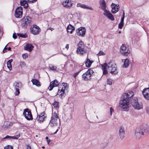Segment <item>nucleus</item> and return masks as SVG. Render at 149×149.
Masks as SVG:
<instances>
[{"mask_svg":"<svg viewBox=\"0 0 149 149\" xmlns=\"http://www.w3.org/2000/svg\"><path fill=\"white\" fill-rule=\"evenodd\" d=\"M149 133V127L146 126L138 127L135 130V137L137 139H140L142 135L146 136Z\"/></svg>","mask_w":149,"mask_h":149,"instance_id":"nucleus-1","label":"nucleus"},{"mask_svg":"<svg viewBox=\"0 0 149 149\" xmlns=\"http://www.w3.org/2000/svg\"><path fill=\"white\" fill-rule=\"evenodd\" d=\"M60 124V121L57 114L54 112L52 113L49 125L51 127H55L58 126V123Z\"/></svg>","mask_w":149,"mask_h":149,"instance_id":"nucleus-2","label":"nucleus"},{"mask_svg":"<svg viewBox=\"0 0 149 149\" xmlns=\"http://www.w3.org/2000/svg\"><path fill=\"white\" fill-rule=\"evenodd\" d=\"M127 95L123 94L122 96V100L120 102V105L121 108L123 109H128L129 107V102L130 99L127 98Z\"/></svg>","mask_w":149,"mask_h":149,"instance_id":"nucleus-3","label":"nucleus"},{"mask_svg":"<svg viewBox=\"0 0 149 149\" xmlns=\"http://www.w3.org/2000/svg\"><path fill=\"white\" fill-rule=\"evenodd\" d=\"M68 86L67 84L63 83L60 84L58 89L57 95H59V97L62 98L64 96V93L65 91L68 92Z\"/></svg>","mask_w":149,"mask_h":149,"instance_id":"nucleus-4","label":"nucleus"},{"mask_svg":"<svg viewBox=\"0 0 149 149\" xmlns=\"http://www.w3.org/2000/svg\"><path fill=\"white\" fill-rule=\"evenodd\" d=\"M107 64L108 70L110 73L112 74H117L118 72L116 64L112 61L108 63Z\"/></svg>","mask_w":149,"mask_h":149,"instance_id":"nucleus-5","label":"nucleus"},{"mask_svg":"<svg viewBox=\"0 0 149 149\" xmlns=\"http://www.w3.org/2000/svg\"><path fill=\"white\" fill-rule=\"evenodd\" d=\"M32 19L30 17L27 16L24 17L21 21V25L24 28H26L31 24Z\"/></svg>","mask_w":149,"mask_h":149,"instance_id":"nucleus-6","label":"nucleus"},{"mask_svg":"<svg viewBox=\"0 0 149 149\" xmlns=\"http://www.w3.org/2000/svg\"><path fill=\"white\" fill-rule=\"evenodd\" d=\"M131 103L134 108L137 110H139L143 109L142 103H139L137 98L134 97L131 100Z\"/></svg>","mask_w":149,"mask_h":149,"instance_id":"nucleus-7","label":"nucleus"},{"mask_svg":"<svg viewBox=\"0 0 149 149\" xmlns=\"http://www.w3.org/2000/svg\"><path fill=\"white\" fill-rule=\"evenodd\" d=\"M94 73L92 70L89 69L85 73L83 74L82 75V78L84 80L87 81L91 79L92 75Z\"/></svg>","mask_w":149,"mask_h":149,"instance_id":"nucleus-8","label":"nucleus"},{"mask_svg":"<svg viewBox=\"0 0 149 149\" xmlns=\"http://www.w3.org/2000/svg\"><path fill=\"white\" fill-rule=\"evenodd\" d=\"M78 46L77 52L78 54H83L86 52V51L84 49V43L82 41H80L78 44Z\"/></svg>","mask_w":149,"mask_h":149,"instance_id":"nucleus-9","label":"nucleus"},{"mask_svg":"<svg viewBox=\"0 0 149 149\" xmlns=\"http://www.w3.org/2000/svg\"><path fill=\"white\" fill-rule=\"evenodd\" d=\"M23 115H24L25 118L28 120H32L33 119L31 112L28 108L24 110Z\"/></svg>","mask_w":149,"mask_h":149,"instance_id":"nucleus-10","label":"nucleus"},{"mask_svg":"<svg viewBox=\"0 0 149 149\" xmlns=\"http://www.w3.org/2000/svg\"><path fill=\"white\" fill-rule=\"evenodd\" d=\"M31 33L34 35H37L39 34L41 31L40 28L36 25H33L30 28Z\"/></svg>","mask_w":149,"mask_h":149,"instance_id":"nucleus-11","label":"nucleus"},{"mask_svg":"<svg viewBox=\"0 0 149 149\" xmlns=\"http://www.w3.org/2000/svg\"><path fill=\"white\" fill-rule=\"evenodd\" d=\"M120 52L123 55L125 56H127L130 52L128 48L124 44H123L121 46Z\"/></svg>","mask_w":149,"mask_h":149,"instance_id":"nucleus-12","label":"nucleus"},{"mask_svg":"<svg viewBox=\"0 0 149 149\" xmlns=\"http://www.w3.org/2000/svg\"><path fill=\"white\" fill-rule=\"evenodd\" d=\"M23 8L20 7H18L16 9L15 14V16L17 18H20L22 16Z\"/></svg>","mask_w":149,"mask_h":149,"instance_id":"nucleus-13","label":"nucleus"},{"mask_svg":"<svg viewBox=\"0 0 149 149\" xmlns=\"http://www.w3.org/2000/svg\"><path fill=\"white\" fill-rule=\"evenodd\" d=\"M60 82L57 79H55L50 82L49 86L48 87V89L49 91H51L53 88L58 86Z\"/></svg>","mask_w":149,"mask_h":149,"instance_id":"nucleus-14","label":"nucleus"},{"mask_svg":"<svg viewBox=\"0 0 149 149\" xmlns=\"http://www.w3.org/2000/svg\"><path fill=\"white\" fill-rule=\"evenodd\" d=\"M86 30V29L85 28L80 27L77 31V34L78 36L83 37L85 34Z\"/></svg>","mask_w":149,"mask_h":149,"instance_id":"nucleus-15","label":"nucleus"},{"mask_svg":"<svg viewBox=\"0 0 149 149\" xmlns=\"http://www.w3.org/2000/svg\"><path fill=\"white\" fill-rule=\"evenodd\" d=\"M111 6H112L111 12L115 14L118 11L120 8L118 4H116L112 3Z\"/></svg>","mask_w":149,"mask_h":149,"instance_id":"nucleus-16","label":"nucleus"},{"mask_svg":"<svg viewBox=\"0 0 149 149\" xmlns=\"http://www.w3.org/2000/svg\"><path fill=\"white\" fill-rule=\"evenodd\" d=\"M119 135L120 138L123 140L125 136V131L124 127L121 126L120 127L119 131Z\"/></svg>","mask_w":149,"mask_h":149,"instance_id":"nucleus-17","label":"nucleus"},{"mask_svg":"<svg viewBox=\"0 0 149 149\" xmlns=\"http://www.w3.org/2000/svg\"><path fill=\"white\" fill-rule=\"evenodd\" d=\"M62 5L64 7L67 8L72 6V3L71 0H66L63 2Z\"/></svg>","mask_w":149,"mask_h":149,"instance_id":"nucleus-18","label":"nucleus"},{"mask_svg":"<svg viewBox=\"0 0 149 149\" xmlns=\"http://www.w3.org/2000/svg\"><path fill=\"white\" fill-rule=\"evenodd\" d=\"M142 93L145 98L149 100V88H144L142 91Z\"/></svg>","mask_w":149,"mask_h":149,"instance_id":"nucleus-19","label":"nucleus"},{"mask_svg":"<svg viewBox=\"0 0 149 149\" xmlns=\"http://www.w3.org/2000/svg\"><path fill=\"white\" fill-rule=\"evenodd\" d=\"M103 15L106 16L109 19L113 21L114 20V18L113 15L108 10H106L104 11Z\"/></svg>","mask_w":149,"mask_h":149,"instance_id":"nucleus-20","label":"nucleus"},{"mask_svg":"<svg viewBox=\"0 0 149 149\" xmlns=\"http://www.w3.org/2000/svg\"><path fill=\"white\" fill-rule=\"evenodd\" d=\"M77 7H80L82 8L85 9H89L91 10H93V8L91 7L85 5L84 4H81V3H78L77 4Z\"/></svg>","mask_w":149,"mask_h":149,"instance_id":"nucleus-21","label":"nucleus"},{"mask_svg":"<svg viewBox=\"0 0 149 149\" xmlns=\"http://www.w3.org/2000/svg\"><path fill=\"white\" fill-rule=\"evenodd\" d=\"M100 8L102 10L104 11L106 10H107L106 9V6L105 1L104 0H100Z\"/></svg>","mask_w":149,"mask_h":149,"instance_id":"nucleus-22","label":"nucleus"},{"mask_svg":"<svg viewBox=\"0 0 149 149\" xmlns=\"http://www.w3.org/2000/svg\"><path fill=\"white\" fill-rule=\"evenodd\" d=\"M34 46L31 44L29 43H26V45L24 46V49L25 50L28 51L30 52L32 51Z\"/></svg>","mask_w":149,"mask_h":149,"instance_id":"nucleus-23","label":"nucleus"},{"mask_svg":"<svg viewBox=\"0 0 149 149\" xmlns=\"http://www.w3.org/2000/svg\"><path fill=\"white\" fill-rule=\"evenodd\" d=\"M101 66L103 71V74L104 75L107 74L108 73V71L107 70V68H108V64L105 63L103 65H102Z\"/></svg>","mask_w":149,"mask_h":149,"instance_id":"nucleus-24","label":"nucleus"},{"mask_svg":"<svg viewBox=\"0 0 149 149\" xmlns=\"http://www.w3.org/2000/svg\"><path fill=\"white\" fill-rule=\"evenodd\" d=\"M74 29V27L70 24H69L67 27V32L70 33V34H72V33Z\"/></svg>","mask_w":149,"mask_h":149,"instance_id":"nucleus-25","label":"nucleus"},{"mask_svg":"<svg viewBox=\"0 0 149 149\" xmlns=\"http://www.w3.org/2000/svg\"><path fill=\"white\" fill-rule=\"evenodd\" d=\"M20 3L21 5L23 6L25 8H27L28 5L26 0H21Z\"/></svg>","mask_w":149,"mask_h":149,"instance_id":"nucleus-26","label":"nucleus"},{"mask_svg":"<svg viewBox=\"0 0 149 149\" xmlns=\"http://www.w3.org/2000/svg\"><path fill=\"white\" fill-rule=\"evenodd\" d=\"M33 85H34L38 87H40V82L38 80L36 79H32L31 80Z\"/></svg>","mask_w":149,"mask_h":149,"instance_id":"nucleus-27","label":"nucleus"},{"mask_svg":"<svg viewBox=\"0 0 149 149\" xmlns=\"http://www.w3.org/2000/svg\"><path fill=\"white\" fill-rule=\"evenodd\" d=\"M123 94H125L127 95V98L130 99L131 97H132L134 95L133 92L132 91H129L127 93H124Z\"/></svg>","mask_w":149,"mask_h":149,"instance_id":"nucleus-28","label":"nucleus"},{"mask_svg":"<svg viewBox=\"0 0 149 149\" xmlns=\"http://www.w3.org/2000/svg\"><path fill=\"white\" fill-rule=\"evenodd\" d=\"M13 61V59H10L8 60L7 61V67L10 70H11L12 69V67L11 63Z\"/></svg>","mask_w":149,"mask_h":149,"instance_id":"nucleus-29","label":"nucleus"},{"mask_svg":"<svg viewBox=\"0 0 149 149\" xmlns=\"http://www.w3.org/2000/svg\"><path fill=\"white\" fill-rule=\"evenodd\" d=\"M93 62V61H91L89 59H87L85 62L86 66L88 67H90Z\"/></svg>","mask_w":149,"mask_h":149,"instance_id":"nucleus-30","label":"nucleus"},{"mask_svg":"<svg viewBox=\"0 0 149 149\" xmlns=\"http://www.w3.org/2000/svg\"><path fill=\"white\" fill-rule=\"evenodd\" d=\"M123 62L124 63L123 64V67L125 68L128 67L130 64L129 60L128 59L126 58Z\"/></svg>","mask_w":149,"mask_h":149,"instance_id":"nucleus-31","label":"nucleus"},{"mask_svg":"<svg viewBox=\"0 0 149 149\" xmlns=\"http://www.w3.org/2000/svg\"><path fill=\"white\" fill-rule=\"evenodd\" d=\"M14 86H15V88H19L22 87V84L21 82H16L14 84Z\"/></svg>","mask_w":149,"mask_h":149,"instance_id":"nucleus-32","label":"nucleus"},{"mask_svg":"<svg viewBox=\"0 0 149 149\" xmlns=\"http://www.w3.org/2000/svg\"><path fill=\"white\" fill-rule=\"evenodd\" d=\"M45 118L39 115V116H38L37 117L36 119L38 122H41L44 120Z\"/></svg>","mask_w":149,"mask_h":149,"instance_id":"nucleus-33","label":"nucleus"},{"mask_svg":"<svg viewBox=\"0 0 149 149\" xmlns=\"http://www.w3.org/2000/svg\"><path fill=\"white\" fill-rule=\"evenodd\" d=\"M53 105L54 106V108L57 109L59 108V102H58L55 101L53 103Z\"/></svg>","mask_w":149,"mask_h":149,"instance_id":"nucleus-34","label":"nucleus"},{"mask_svg":"<svg viewBox=\"0 0 149 149\" xmlns=\"http://www.w3.org/2000/svg\"><path fill=\"white\" fill-rule=\"evenodd\" d=\"M17 35L18 36H20L21 37H22L23 38H26L27 37V36L26 33L23 34L20 33H17Z\"/></svg>","mask_w":149,"mask_h":149,"instance_id":"nucleus-35","label":"nucleus"},{"mask_svg":"<svg viewBox=\"0 0 149 149\" xmlns=\"http://www.w3.org/2000/svg\"><path fill=\"white\" fill-rule=\"evenodd\" d=\"M49 68L51 70H56L57 68L56 66L54 65H49Z\"/></svg>","mask_w":149,"mask_h":149,"instance_id":"nucleus-36","label":"nucleus"},{"mask_svg":"<svg viewBox=\"0 0 149 149\" xmlns=\"http://www.w3.org/2000/svg\"><path fill=\"white\" fill-rule=\"evenodd\" d=\"M20 136V134H19L17 135L11 136V139H17Z\"/></svg>","mask_w":149,"mask_h":149,"instance_id":"nucleus-37","label":"nucleus"},{"mask_svg":"<svg viewBox=\"0 0 149 149\" xmlns=\"http://www.w3.org/2000/svg\"><path fill=\"white\" fill-rule=\"evenodd\" d=\"M20 93L19 88H15V95H18Z\"/></svg>","mask_w":149,"mask_h":149,"instance_id":"nucleus-38","label":"nucleus"},{"mask_svg":"<svg viewBox=\"0 0 149 149\" xmlns=\"http://www.w3.org/2000/svg\"><path fill=\"white\" fill-rule=\"evenodd\" d=\"M105 54L104 52L103 51H100L99 53H98L97 55L98 56H99L101 55H105Z\"/></svg>","mask_w":149,"mask_h":149,"instance_id":"nucleus-39","label":"nucleus"},{"mask_svg":"<svg viewBox=\"0 0 149 149\" xmlns=\"http://www.w3.org/2000/svg\"><path fill=\"white\" fill-rule=\"evenodd\" d=\"M5 149H13V147L11 146L8 145L4 148Z\"/></svg>","mask_w":149,"mask_h":149,"instance_id":"nucleus-40","label":"nucleus"},{"mask_svg":"<svg viewBox=\"0 0 149 149\" xmlns=\"http://www.w3.org/2000/svg\"><path fill=\"white\" fill-rule=\"evenodd\" d=\"M20 66L21 67H23L25 66L26 64L23 61H21L20 63Z\"/></svg>","mask_w":149,"mask_h":149,"instance_id":"nucleus-41","label":"nucleus"},{"mask_svg":"<svg viewBox=\"0 0 149 149\" xmlns=\"http://www.w3.org/2000/svg\"><path fill=\"white\" fill-rule=\"evenodd\" d=\"M123 25V23L120 22L118 24V28L119 29H121L122 28Z\"/></svg>","mask_w":149,"mask_h":149,"instance_id":"nucleus-42","label":"nucleus"},{"mask_svg":"<svg viewBox=\"0 0 149 149\" xmlns=\"http://www.w3.org/2000/svg\"><path fill=\"white\" fill-rule=\"evenodd\" d=\"M112 83L111 81V79H107V84L109 85H111L112 84Z\"/></svg>","mask_w":149,"mask_h":149,"instance_id":"nucleus-43","label":"nucleus"},{"mask_svg":"<svg viewBox=\"0 0 149 149\" xmlns=\"http://www.w3.org/2000/svg\"><path fill=\"white\" fill-rule=\"evenodd\" d=\"M28 57V55L27 54H24L22 55V57L24 59H26Z\"/></svg>","mask_w":149,"mask_h":149,"instance_id":"nucleus-44","label":"nucleus"},{"mask_svg":"<svg viewBox=\"0 0 149 149\" xmlns=\"http://www.w3.org/2000/svg\"><path fill=\"white\" fill-rule=\"evenodd\" d=\"M45 113L44 112H42L39 115L40 116H41L43 117L44 118H45L46 116H45Z\"/></svg>","mask_w":149,"mask_h":149,"instance_id":"nucleus-45","label":"nucleus"},{"mask_svg":"<svg viewBox=\"0 0 149 149\" xmlns=\"http://www.w3.org/2000/svg\"><path fill=\"white\" fill-rule=\"evenodd\" d=\"M7 46V45L5 47H4V49H3V52L4 53H5V52H7V48L6 47Z\"/></svg>","mask_w":149,"mask_h":149,"instance_id":"nucleus-46","label":"nucleus"},{"mask_svg":"<svg viewBox=\"0 0 149 149\" xmlns=\"http://www.w3.org/2000/svg\"><path fill=\"white\" fill-rule=\"evenodd\" d=\"M11 136H10L8 135L6 136V137H4L3 139H11Z\"/></svg>","mask_w":149,"mask_h":149,"instance_id":"nucleus-47","label":"nucleus"},{"mask_svg":"<svg viewBox=\"0 0 149 149\" xmlns=\"http://www.w3.org/2000/svg\"><path fill=\"white\" fill-rule=\"evenodd\" d=\"M110 115L111 116L112 114V113L113 111L114 110L112 107L110 108Z\"/></svg>","mask_w":149,"mask_h":149,"instance_id":"nucleus-48","label":"nucleus"},{"mask_svg":"<svg viewBox=\"0 0 149 149\" xmlns=\"http://www.w3.org/2000/svg\"><path fill=\"white\" fill-rule=\"evenodd\" d=\"M146 109L147 113L149 114V107H146Z\"/></svg>","mask_w":149,"mask_h":149,"instance_id":"nucleus-49","label":"nucleus"},{"mask_svg":"<svg viewBox=\"0 0 149 149\" xmlns=\"http://www.w3.org/2000/svg\"><path fill=\"white\" fill-rule=\"evenodd\" d=\"M80 70L79 71H78V72H76L74 74V77H76L78 75V74H79V72H80Z\"/></svg>","mask_w":149,"mask_h":149,"instance_id":"nucleus-50","label":"nucleus"},{"mask_svg":"<svg viewBox=\"0 0 149 149\" xmlns=\"http://www.w3.org/2000/svg\"><path fill=\"white\" fill-rule=\"evenodd\" d=\"M13 38L15 39L17 38V36L16 35V33H15L13 34Z\"/></svg>","mask_w":149,"mask_h":149,"instance_id":"nucleus-51","label":"nucleus"},{"mask_svg":"<svg viewBox=\"0 0 149 149\" xmlns=\"http://www.w3.org/2000/svg\"><path fill=\"white\" fill-rule=\"evenodd\" d=\"M37 0H28L29 2H31L32 3H34Z\"/></svg>","mask_w":149,"mask_h":149,"instance_id":"nucleus-52","label":"nucleus"},{"mask_svg":"<svg viewBox=\"0 0 149 149\" xmlns=\"http://www.w3.org/2000/svg\"><path fill=\"white\" fill-rule=\"evenodd\" d=\"M124 18L125 17H122L121 19V20L120 21V22H121V23H123V22H124Z\"/></svg>","mask_w":149,"mask_h":149,"instance_id":"nucleus-53","label":"nucleus"},{"mask_svg":"<svg viewBox=\"0 0 149 149\" xmlns=\"http://www.w3.org/2000/svg\"><path fill=\"white\" fill-rule=\"evenodd\" d=\"M2 30L0 28V36H1V35H2Z\"/></svg>","mask_w":149,"mask_h":149,"instance_id":"nucleus-54","label":"nucleus"},{"mask_svg":"<svg viewBox=\"0 0 149 149\" xmlns=\"http://www.w3.org/2000/svg\"><path fill=\"white\" fill-rule=\"evenodd\" d=\"M69 44H67L65 46V48L67 49H68L69 48Z\"/></svg>","mask_w":149,"mask_h":149,"instance_id":"nucleus-55","label":"nucleus"},{"mask_svg":"<svg viewBox=\"0 0 149 149\" xmlns=\"http://www.w3.org/2000/svg\"><path fill=\"white\" fill-rule=\"evenodd\" d=\"M27 149H31V148L30 147V146L29 145H27Z\"/></svg>","mask_w":149,"mask_h":149,"instance_id":"nucleus-56","label":"nucleus"},{"mask_svg":"<svg viewBox=\"0 0 149 149\" xmlns=\"http://www.w3.org/2000/svg\"><path fill=\"white\" fill-rule=\"evenodd\" d=\"M48 29H49L52 31L54 29L52 28L49 27Z\"/></svg>","mask_w":149,"mask_h":149,"instance_id":"nucleus-57","label":"nucleus"},{"mask_svg":"<svg viewBox=\"0 0 149 149\" xmlns=\"http://www.w3.org/2000/svg\"><path fill=\"white\" fill-rule=\"evenodd\" d=\"M11 48L10 47H9L8 48H7V49H8V51H11Z\"/></svg>","mask_w":149,"mask_h":149,"instance_id":"nucleus-58","label":"nucleus"},{"mask_svg":"<svg viewBox=\"0 0 149 149\" xmlns=\"http://www.w3.org/2000/svg\"><path fill=\"white\" fill-rule=\"evenodd\" d=\"M47 141L48 143L49 144V143L50 142V140L48 139V140H47Z\"/></svg>","mask_w":149,"mask_h":149,"instance_id":"nucleus-59","label":"nucleus"},{"mask_svg":"<svg viewBox=\"0 0 149 149\" xmlns=\"http://www.w3.org/2000/svg\"><path fill=\"white\" fill-rule=\"evenodd\" d=\"M58 129H57L56 130V131L54 133V134H56L57 132L58 131Z\"/></svg>","mask_w":149,"mask_h":149,"instance_id":"nucleus-60","label":"nucleus"},{"mask_svg":"<svg viewBox=\"0 0 149 149\" xmlns=\"http://www.w3.org/2000/svg\"><path fill=\"white\" fill-rule=\"evenodd\" d=\"M123 17H125V13L124 11L123 12Z\"/></svg>","mask_w":149,"mask_h":149,"instance_id":"nucleus-61","label":"nucleus"},{"mask_svg":"<svg viewBox=\"0 0 149 149\" xmlns=\"http://www.w3.org/2000/svg\"><path fill=\"white\" fill-rule=\"evenodd\" d=\"M46 139L47 140L48 139V137L47 136L46 137Z\"/></svg>","mask_w":149,"mask_h":149,"instance_id":"nucleus-62","label":"nucleus"},{"mask_svg":"<svg viewBox=\"0 0 149 149\" xmlns=\"http://www.w3.org/2000/svg\"><path fill=\"white\" fill-rule=\"evenodd\" d=\"M42 148H45V147L44 146H42Z\"/></svg>","mask_w":149,"mask_h":149,"instance_id":"nucleus-63","label":"nucleus"},{"mask_svg":"<svg viewBox=\"0 0 149 149\" xmlns=\"http://www.w3.org/2000/svg\"><path fill=\"white\" fill-rule=\"evenodd\" d=\"M96 117H97V118H98V117H97V116H96Z\"/></svg>","mask_w":149,"mask_h":149,"instance_id":"nucleus-64","label":"nucleus"}]
</instances>
